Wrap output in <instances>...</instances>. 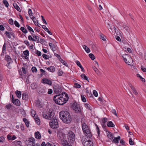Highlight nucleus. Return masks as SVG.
<instances>
[{
	"label": "nucleus",
	"instance_id": "f257e3e1",
	"mask_svg": "<svg viewBox=\"0 0 146 146\" xmlns=\"http://www.w3.org/2000/svg\"><path fill=\"white\" fill-rule=\"evenodd\" d=\"M59 117L62 121L66 124L70 123L72 120V118L70 114L66 111H61L59 113Z\"/></svg>",
	"mask_w": 146,
	"mask_h": 146
},
{
	"label": "nucleus",
	"instance_id": "f03ea898",
	"mask_svg": "<svg viewBox=\"0 0 146 146\" xmlns=\"http://www.w3.org/2000/svg\"><path fill=\"white\" fill-rule=\"evenodd\" d=\"M82 126L83 132L87 138H90L92 137V134L88 125L83 122L82 123Z\"/></svg>",
	"mask_w": 146,
	"mask_h": 146
},
{
	"label": "nucleus",
	"instance_id": "7ed1b4c3",
	"mask_svg": "<svg viewBox=\"0 0 146 146\" xmlns=\"http://www.w3.org/2000/svg\"><path fill=\"white\" fill-rule=\"evenodd\" d=\"M42 115L46 119H51L54 117V113L53 112L52 109H48L47 110L42 112Z\"/></svg>",
	"mask_w": 146,
	"mask_h": 146
},
{
	"label": "nucleus",
	"instance_id": "20e7f679",
	"mask_svg": "<svg viewBox=\"0 0 146 146\" xmlns=\"http://www.w3.org/2000/svg\"><path fill=\"white\" fill-rule=\"evenodd\" d=\"M62 96H60L59 100H57L56 104L59 105H62L66 103L69 98L68 94L65 92L62 93Z\"/></svg>",
	"mask_w": 146,
	"mask_h": 146
},
{
	"label": "nucleus",
	"instance_id": "39448f33",
	"mask_svg": "<svg viewBox=\"0 0 146 146\" xmlns=\"http://www.w3.org/2000/svg\"><path fill=\"white\" fill-rule=\"evenodd\" d=\"M66 136L68 142L71 143H73L75 139V135L74 133L71 131H69L67 133Z\"/></svg>",
	"mask_w": 146,
	"mask_h": 146
},
{
	"label": "nucleus",
	"instance_id": "423d86ee",
	"mask_svg": "<svg viewBox=\"0 0 146 146\" xmlns=\"http://www.w3.org/2000/svg\"><path fill=\"white\" fill-rule=\"evenodd\" d=\"M72 107L75 113H82L81 107L76 101H74L72 104Z\"/></svg>",
	"mask_w": 146,
	"mask_h": 146
},
{
	"label": "nucleus",
	"instance_id": "0eeeda50",
	"mask_svg": "<svg viewBox=\"0 0 146 146\" xmlns=\"http://www.w3.org/2000/svg\"><path fill=\"white\" fill-rule=\"evenodd\" d=\"M123 60L125 62L129 65H133L132 64L133 62V60L131 57L128 54H125L122 56Z\"/></svg>",
	"mask_w": 146,
	"mask_h": 146
},
{
	"label": "nucleus",
	"instance_id": "6e6552de",
	"mask_svg": "<svg viewBox=\"0 0 146 146\" xmlns=\"http://www.w3.org/2000/svg\"><path fill=\"white\" fill-rule=\"evenodd\" d=\"M81 141L84 146H93V142L90 139H88L84 137H82Z\"/></svg>",
	"mask_w": 146,
	"mask_h": 146
},
{
	"label": "nucleus",
	"instance_id": "1a4fd4ad",
	"mask_svg": "<svg viewBox=\"0 0 146 146\" xmlns=\"http://www.w3.org/2000/svg\"><path fill=\"white\" fill-rule=\"evenodd\" d=\"M49 125L50 127L53 129L56 128L58 127V123L56 117H54L52 120V121L50 122Z\"/></svg>",
	"mask_w": 146,
	"mask_h": 146
},
{
	"label": "nucleus",
	"instance_id": "9d476101",
	"mask_svg": "<svg viewBox=\"0 0 146 146\" xmlns=\"http://www.w3.org/2000/svg\"><path fill=\"white\" fill-rule=\"evenodd\" d=\"M54 92L56 94H58L60 93L62 91L61 87L58 84L55 85L53 87Z\"/></svg>",
	"mask_w": 146,
	"mask_h": 146
},
{
	"label": "nucleus",
	"instance_id": "9b49d317",
	"mask_svg": "<svg viewBox=\"0 0 146 146\" xmlns=\"http://www.w3.org/2000/svg\"><path fill=\"white\" fill-rule=\"evenodd\" d=\"M42 82L43 84H47L49 86H51L52 84V81L46 78L43 79L42 80Z\"/></svg>",
	"mask_w": 146,
	"mask_h": 146
},
{
	"label": "nucleus",
	"instance_id": "f8f14e48",
	"mask_svg": "<svg viewBox=\"0 0 146 146\" xmlns=\"http://www.w3.org/2000/svg\"><path fill=\"white\" fill-rule=\"evenodd\" d=\"M57 135L58 137L60 140H62L64 139L65 137V134L61 132L57 133Z\"/></svg>",
	"mask_w": 146,
	"mask_h": 146
},
{
	"label": "nucleus",
	"instance_id": "ddd939ff",
	"mask_svg": "<svg viewBox=\"0 0 146 146\" xmlns=\"http://www.w3.org/2000/svg\"><path fill=\"white\" fill-rule=\"evenodd\" d=\"M5 34L7 37L9 38H11V35H12L14 37V33L13 32H8L7 31H6L5 33Z\"/></svg>",
	"mask_w": 146,
	"mask_h": 146
},
{
	"label": "nucleus",
	"instance_id": "4468645a",
	"mask_svg": "<svg viewBox=\"0 0 146 146\" xmlns=\"http://www.w3.org/2000/svg\"><path fill=\"white\" fill-rule=\"evenodd\" d=\"M85 107L89 110H90L91 111H92V105L90 104H88V103L84 104Z\"/></svg>",
	"mask_w": 146,
	"mask_h": 146
},
{
	"label": "nucleus",
	"instance_id": "2eb2a0df",
	"mask_svg": "<svg viewBox=\"0 0 146 146\" xmlns=\"http://www.w3.org/2000/svg\"><path fill=\"white\" fill-rule=\"evenodd\" d=\"M129 85L131 88L132 89L133 91V94L135 95H137L138 94V93L135 89V87H134L130 83L129 84Z\"/></svg>",
	"mask_w": 146,
	"mask_h": 146
},
{
	"label": "nucleus",
	"instance_id": "dca6fc26",
	"mask_svg": "<svg viewBox=\"0 0 146 146\" xmlns=\"http://www.w3.org/2000/svg\"><path fill=\"white\" fill-rule=\"evenodd\" d=\"M12 102L14 104L17 106H19L20 105V102L18 99H15Z\"/></svg>",
	"mask_w": 146,
	"mask_h": 146
},
{
	"label": "nucleus",
	"instance_id": "f3484780",
	"mask_svg": "<svg viewBox=\"0 0 146 146\" xmlns=\"http://www.w3.org/2000/svg\"><path fill=\"white\" fill-rule=\"evenodd\" d=\"M61 96L62 94H60L54 96L53 98V100L55 103H56V102L57 101V100H59V99H60V96Z\"/></svg>",
	"mask_w": 146,
	"mask_h": 146
},
{
	"label": "nucleus",
	"instance_id": "a211bd4d",
	"mask_svg": "<svg viewBox=\"0 0 146 146\" xmlns=\"http://www.w3.org/2000/svg\"><path fill=\"white\" fill-rule=\"evenodd\" d=\"M28 98V95L27 93H25L22 94V99L23 100H27Z\"/></svg>",
	"mask_w": 146,
	"mask_h": 146
},
{
	"label": "nucleus",
	"instance_id": "6ab92c4d",
	"mask_svg": "<svg viewBox=\"0 0 146 146\" xmlns=\"http://www.w3.org/2000/svg\"><path fill=\"white\" fill-rule=\"evenodd\" d=\"M5 60L8 61L9 64L12 61L11 58L8 55H7L5 56Z\"/></svg>",
	"mask_w": 146,
	"mask_h": 146
},
{
	"label": "nucleus",
	"instance_id": "aec40b11",
	"mask_svg": "<svg viewBox=\"0 0 146 146\" xmlns=\"http://www.w3.org/2000/svg\"><path fill=\"white\" fill-rule=\"evenodd\" d=\"M61 141L62 144L64 146H67L69 144L68 143L66 140L63 139Z\"/></svg>",
	"mask_w": 146,
	"mask_h": 146
},
{
	"label": "nucleus",
	"instance_id": "412c9836",
	"mask_svg": "<svg viewBox=\"0 0 146 146\" xmlns=\"http://www.w3.org/2000/svg\"><path fill=\"white\" fill-rule=\"evenodd\" d=\"M46 68L48 71L50 72H54L55 70V68L53 66H50Z\"/></svg>",
	"mask_w": 146,
	"mask_h": 146
},
{
	"label": "nucleus",
	"instance_id": "4be33fe9",
	"mask_svg": "<svg viewBox=\"0 0 146 146\" xmlns=\"http://www.w3.org/2000/svg\"><path fill=\"white\" fill-rule=\"evenodd\" d=\"M107 126L109 127H114L115 125L111 121H108V122Z\"/></svg>",
	"mask_w": 146,
	"mask_h": 146
},
{
	"label": "nucleus",
	"instance_id": "5701e85b",
	"mask_svg": "<svg viewBox=\"0 0 146 146\" xmlns=\"http://www.w3.org/2000/svg\"><path fill=\"white\" fill-rule=\"evenodd\" d=\"M83 47L87 53H88L90 52V49L86 46L83 45Z\"/></svg>",
	"mask_w": 146,
	"mask_h": 146
},
{
	"label": "nucleus",
	"instance_id": "b1692460",
	"mask_svg": "<svg viewBox=\"0 0 146 146\" xmlns=\"http://www.w3.org/2000/svg\"><path fill=\"white\" fill-rule=\"evenodd\" d=\"M31 35L34 38H35V39L36 40V41H37V42H38L39 37L38 36L35 35V34L32 33H31Z\"/></svg>",
	"mask_w": 146,
	"mask_h": 146
},
{
	"label": "nucleus",
	"instance_id": "393cba45",
	"mask_svg": "<svg viewBox=\"0 0 146 146\" xmlns=\"http://www.w3.org/2000/svg\"><path fill=\"white\" fill-rule=\"evenodd\" d=\"M35 136L36 138L40 139L41 138V136L40 133L38 131L35 133Z\"/></svg>",
	"mask_w": 146,
	"mask_h": 146
},
{
	"label": "nucleus",
	"instance_id": "a878e982",
	"mask_svg": "<svg viewBox=\"0 0 146 146\" xmlns=\"http://www.w3.org/2000/svg\"><path fill=\"white\" fill-rule=\"evenodd\" d=\"M26 27L27 28L28 30L30 32L31 34V33H34V31L33 29H32V28L30 27L29 25H26Z\"/></svg>",
	"mask_w": 146,
	"mask_h": 146
},
{
	"label": "nucleus",
	"instance_id": "bb28decb",
	"mask_svg": "<svg viewBox=\"0 0 146 146\" xmlns=\"http://www.w3.org/2000/svg\"><path fill=\"white\" fill-rule=\"evenodd\" d=\"M15 93L17 96L19 98H21V92L17 90L15 92Z\"/></svg>",
	"mask_w": 146,
	"mask_h": 146
},
{
	"label": "nucleus",
	"instance_id": "cd10ccee",
	"mask_svg": "<svg viewBox=\"0 0 146 146\" xmlns=\"http://www.w3.org/2000/svg\"><path fill=\"white\" fill-rule=\"evenodd\" d=\"M49 45L50 46L51 49L53 51H54L55 50V46L54 44H52L51 43H50L49 44Z\"/></svg>",
	"mask_w": 146,
	"mask_h": 146
},
{
	"label": "nucleus",
	"instance_id": "c85d7f7f",
	"mask_svg": "<svg viewBox=\"0 0 146 146\" xmlns=\"http://www.w3.org/2000/svg\"><path fill=\"white\" fill-rule=\"evenodd\" d=\"M23 120L25 123L26 126L27 127H29V122L28 121L27 119L25 118H23Z\"/></svg>",
	"mask_w": 146,
	"mask_h": 146
},
{
	"label": "nucleus",
	"instance_id": "c756f323",
	"mask_svg": "<svg viewBox=\"0 0 146 146\" xmlns=\"http://www.w3.org/2000/svg\"><path fill=\"white\" fill-rule=\"evenodd\" d=\"M26 143L28 145V146H35V142L26 141Z\"/></svg>",
	"mask_w": 146,
	"mask_h": 146
},
{
	"label": "nucleus",
	"instance_id": "7c9ffc66",
	"mask_svg": "<svg viewBox=\"0 0 146 146\" xmlns=\"http://www.w3.org/2000/svg\"><path fill=\"white\" fill-rule=\"evenodd\" d=\"M81 77L82 78H83L85 80H86L88 82H89V79L84 74H82L81 75Z\"/></svg>",
	"mask_w": 146,
	"mask_h": 146
},
{
	"label": "nucleus",
	"instance_id": "2f4dec72",
	"mask_svg": "<svg viewBox=\"0 0 146 146\" xmlns=\"http://www.w3.org/2000/svg\"><path fill=\"white\" fill-rule=\"evenodd\" d=\"M13 6H14L15 8L17 9L18 11L20 12L21 11V10L19 7V6L16 4V3H15L13 4Z\"/></svg>",
	"mask_w": 146,
	"mask_h": 146
},
{
	"label": "nucleus",
	"instance_id": "473e14b6",
	"mask_svg": "<svg viewBox=\"0 0 146 146\" xmlns=\"http://www.w3.org/2000/svg\"><path fill=\"white\" fill-rule=\"evenodd\" d=\"M20 30L23 33L25 34L27 33L28 32L27 29H25L23 27H21L20 28Z\"/></svg>",
	"mask_w": 146,
	"mask_h": 146
},
{
	"label": "nucleus",
	"instance_id": "72a5a7b5",
	"mask_svg": "<svg viewBox=\"0 0 146 146\" xmlns=\"http://www.w3.org/2000/svg\"><path fill=\"white\" fill-rule=\"evenodd\" d=\"M6 50V44L5 43L3 44V50L1 53V55H4V54Z\"/></svg>",
	"mask_w": 146,
	"mask_h": 146
},
{
	"label": "nucleus",
	"instance_id": "f704fd0d",
	"mask_svg": "<svg viewBox=\"0 0 146 146\" xmlns=\"http://www.w3.org/2000/svg\"><path fill=\"white\" fill-rule=\"evenodd\" d=\"M60 60L61 62V63L64 65L66 67H68V65L67 64L66 62L64 60H63L61 58L60 59Z\"/></svg>",
	"mask_w": 146,
	"mask_h": 146
},
{
	"label": "nucleus",
	"instance_id": "c9c22d12",
	"mask_svg": "<svg viewBox=\"0 0 146 146\" xmlns=\"http://www.w3.org/2000/svg\"><path fill=\"white\" fill-rule=\"evenodd\" d=\"M3 2L6 7H8L9 4L8 2L6 0H3Z\"/></svg>",
	"mask_w": 146,
	"mask_h": 146
},
{
	"label": "nucleus",
	"instance_id": "e433bc0d",
	"mask_svg": "<svg viewBox=\"0 0 146 146\" xmlns=\"http://www.w3.org/2000/svg\"><path fill=\"white\" fill-rule=\"evenodd\" d=\"M136 76L137 77H139L140 79H141V80L143 82H145V79L143 78L139 74H136Z\"/></svg>",
	"mask_w": 146,
	"mask_h": 146
},
{
	"label": "nucleus",
	"instance_id": "4c0bfd02",
	"mask_svg": "<svg viewBox=\"0 0 146 146\" xmlns=\"http://www.w3.org/2000/svg\"><path fill=\"white\" fill-rule=\"evenodd\" d=\"M35 105L36 106L38 107H41L39 101L37 100L35 102Z\"/></svg>",
	"mask_w": 146,
	"mask_h": 146
},
{
	"label": "nucleus",
	"instance_id": "58836bf2",
	"mask_svg": "<svg viewBox=\"0 0 146 146\" xmlns=\"http://www.w3.org/2000/svg\"><path fill=\"white\" fill-rule=\"evenodd\" d=\"M89 57L91 58L92 60H94L95 58L94 56V55L92 53H90L89 55Z\"/></svg>",
	"mask_w": 146,
	"mask_h": 146
},
{
	"label": "nucleus",
	"instance_id": "ea45409f",
	"mask_svg": "<svg viewBox=\"0 0 146 146\" xmlns=\"http://www.w3.org/2000/svg\"><path fill=\"white\" fill-rule=\"evenodd\" d=\"M39 92L42 94H44L46 93L45 90L43 89H40L38 90Z\"/></svg>",
	"mask_w": 146,
	"mask_h": 146
},
{
	"label": "nucleus",
	"instance_id": "a19ab883",
	"mask_svg": "<svg viewBox=\"0 0 146 146\" xmlns=\"http://www.w3.org/2000/svg\"><path fill=\"white\" fill-rule=\"evenodd\" d=\"M23 54L26 56H29V51L28 50H27L23 52Z\"/></svg>",
	"mask_w": 146,
	"mask_h": 146
},
{
	"label": "nucleus",
	"instance_id": "79ce46f5",
	"mask_svg": "<svg viewBox=\"0 0 146 146\" xmlns=\"http://www.w3.org/2000/svg\"><path fill=\"white\" fill-rule=\"evenodd\" d=\"M32 71L33 72H37V69L36 67H33L31 68Z\"/></svg>",
	"mask_w": 146,
	"mask_h": 146
},
{
	"label": "nucleus",
	"instance_id": "37998d69",
	"mask_svg": "<svg viewBox=\"0 0 146 146\" xmlns=\"http://www.w3.org/2000/svg\"><path fill=\"white\" fill-rule=\"evenodd\" d=\"M28 39L29 40H32L33 41H36V40L32 37L31 35H29L28 37Z\"/></svg>",
	"mask_w": 146,
	"mask_h": 146
},
{
	"label": "nucleus",
	"instance_id": "c03bdc74",
	"mask_svg": "<svg viewBox=\"0 0 146 146\" xmlns=\"http://www.w3.org/2000/svg\"><path fill=\"white\" fill-rule=\"evenodd\" d=\"M81 98L83 102H86V99L84 95H81Z\"/></svg>",
	"mask_w": 146,
	"mask_h": 146
},
{
	"label": "nucleus",
	"instance_id": "a18cd8bd",
	"mask_svg": "<svg viewBox=\"0 0 146 146\" xmlns=\"http://www.w3.org/2000/svg\"><path fill=\"white\" fill-rule=\"evenodd\" d=\"M76 64L80 68L83 67L81 64L80 62L78 60L76 61Z\"/></svg>",
	"mask_w": 146,
	"mask_h": 146
},
{
	"label": "nucleus",
	"instance_id": "49530a36",
	"mask_svg": "<svg viewBox=\"0 0 146 146\" xmlns=\"http://www.w3.org/2000/svg\"><path fill=\"white\" fill-rule=\"evenodd\" d=\"M74 86L76 88H80L81 87V85L78 83H75Z\"/></svg>",
	"mask_w": 146,
	"mask_h": 146
},
{
	"label": "nucleus",
	"instance_id": "de8ad7c7",
	"mask_svg": "<svg viewBox=\"0 0 146 146\" xmlns=\"http://www.w3.org/2000/svg\"><path fill=\"white\" fill-rule=\"evenodd\" d=\"M108 121V119L106 117H104L102 119V123H105Z\"/></svg>",
	"mask_w": 146,
	"mask_h": 146
},
{
	"label": "nucleus",
	"instance_id": "09e8293b",
	"mask_svg": "<svg viewBox=\"0 0 146 146\" xmlns=\"http://www.w3.org/2000/svg\"><path fill=\"white\" fill-rule=\"evenodd\" d=\"M35 140L34 138L33 137L30 138L29 139V140L27 141L31 142H35Z\"/></svg>",
	"mask_w": 146,
	"mask_h": 146
},
{
	"label": "nucleus",
	"instance_id": "8fccbe9b",
	"mask_svg": "<svg viewBox=\"0 0 146 146\" xmlns=\"http://www.w3.org/2000/svg\"><path fill=\"white\" fill-rule=\"evenodd\" d=\"M129 142L131 145H133L134 144V142L132 141V139L131 138L129 139Z\"/></svg>",
	"mask_w": 146,
	"mask_h": 146
},
{
	"label": "nucleus",
	"instance_id": "3c124183",
	"mask_svg": "<svg viewBox=\"0 0 146 146\" xmlns=\"http://www.w3.org/2000/svg\"><path fill=\"white\" fill-rule=\"evenodd\" d=\"M43 58L47 60L49 58L48 56L47 55L45 54H43L42 55Z\"/></svg>",
	"mask_w": 146,
	"mask_h": 146
},
{
	"label": "nucleus",
	"instance_id": "603ef678",
	"mask_svg": "<svg viewBox=\"0 0 146 146\" xmlns=\"http://www.w3.org/2000/svg\"><path fill=\"white\" fill-rule=\"evenodd\" d=\"M12 106V105L11 104H9L7 105L5 107L7 108V109H10Z\"/></svg>",
	"mask_w": 146,
	"mask_h": 146
},
{
	"label": "nucleus",
	"instance_id": "864d4df0",
	"mask_svg": "<svg viewBox=\"0 0 146 146\" xmlns=\"http://www.w3.org/2000/svg\"><path fill=\"white\" fill-rule=\"evenodd\" d=\"M92 68L96 72V73L97 74H98L99 71L98 70V69L95 66H93L92 67Z\"/></svg>",
	"mask_w": 146,
	"mask_h": 146
},
{
	"label": "nucleus",
	"instance_id": "5fc2aeb1",
	"mask_svg": "<svg viewBox=\"0 0 146 146\" xmlns=\"http://www.w3.org/2000/svg\"><path fill=\"white\" fill-rule=\"evenodd\" d=\"M14 24L15 25L16 27H20V25L19 23L16 21H14Z\"/></svg>",
	"mask_w": 146,
	"mask_h": 146
},
{
	"label": "nucleus",
	"instance_id": "6e6d98bb",
	"mask_svg": "<svg viewBox=\"0 0 146 146\" xmlns=\"http://www.w3.org/2000/svg\"><path fill=\"white\" fill-rule=\"evenodd\" d=\"M93 93L94 96L95 97H97L98 96V94L97 92L95 90L93 91Z\"/></svg>",
	"mask_w": 146,
	"mask_h": 146
},
{
	"label": "nucleus",
	"instance_id": "4d7b16f0",
	"mask_svg": "<svg viewBox=\"0 0 146 146\" xmlns=\"http://www.w3.org/2000/svg\"><path fill=\"white\" fill-rule=\"evenodd\" d=\"M108 25H109V27H110V29H109V30L110 31H112V29H114V30H115V29H116V28L114 26H112L111 27H110V24H108Z\"/></svg>",
	"mask_w": 146,
	"mask_h": 146
},
{
	"label": "nucleus",
	"instance_id": "13d9d810",
	"mask_svg": "<svg viewBox=\"0 0 146 146\" xmlns=\"http://www.w3.org/2000/svg\"><path fill=\"white\" fill-rule=\"evenodd\" d=\"M35 54H37L38 56H40L41 55V53L40 52L37 50L35 52Z\"/></svg>",
	"mask_w": 146,
	"mask_h": 146
},
{
	"label": "nucleus",
	"instance_id": "bf43d9fd",
	"mask_svg": "<svg viewBox=\"0 0 146 146\" xmlns=\"http://www.w3.org/2000/svg\"><path fill=\"white\" fill-rule=\"evenodd\" d=\"M111 112L112 113H113L117 117V115L116 110L115 109H113L112 110Z\"/></svg>",
	"mask_w": 146,
	"mask_h": 146
},
{
	"label": "nucleus",
	"instance_id": "052dcab7",
	"mask_svg": "<svg viewBox=\"0 0 146 146\" xmlns=\"http://www.w3.org/2000/svg\"><path fill=\"white\" fill-rule=\"evenodd\" d=\"M35 120V122L37 124L39 125L40 124V119L39 118Z\"/></svg>",
	"mask_w": 146,
	"mask_h": 146
},
{
	"label": "nucleus",
	"instance_id": "680f3d73",
	"mask_svg": "<svg viewBox=\"0 0 146 146\" xmlns=\"http://www.w3.org/2000/svg\"><path fill=\"white\" fill-rule=\"evenodd\" d=\"M9 23L11 25H13V20L12 19H10L9 20Z\"/></svg>",
	"mask_w": 146,
	"mask_h": 146
},
{
	"label": "nucleus",
	"instance_id": "e2e57ef3",
	"mask_svg": "<svg viewBox=\"0 0 146 146\" xmlns=\"http://www.w3.org/2000/svg\"><path fill=\"white\" fill-rule=\"evenodd\" d=\"M113 141L117 143L119 142V140L117 138H116V137H114V139L113 140Z\"/></svg>",
	"mask_w": 146,
	"mask_h": 146
},
{
	"label": "nucleus",
	"instance_id": "0e129e2a",
	"mask_svg": "<svg viewBox=\"0 0 146 146\" xmlns=\"http://www.w3.org/2000/svg\"><path fill=\"white\" fill-rule=\"evenodd\" d=\"M28 13L30 16H32L33 13L32 11V10L31 9H29L28 10Z\"/></svg>",
	"mask_w": 146,
	"mask_h": 146
},
{
	"label": "nucleus",
	"instance_id": "69168bd1",
	"mask_svg": "<svg viewBox=\"0 0 146 146\" xmlns=\"http://www.w3.org/2000/svg\"><path fill=\"white\" fill-rule=\"evenodd\" d=\"M123 27L127 31H128L129 30V28L127 26L125 25H123Z\"/></svg>",
	"mask_w": 146,
	"mask_h": 146
},
{
	"label": "nucleus",
	"instance_id": "338daca9",
	"mask_svg": "<svg viewBox=\"0 0 146 146\" xmlns=\"http://www.w3.org/2000/svg\"><path fill=\"white\" fill-rule=\"evenodd\" d=\"M63 74L62 72L60 70H59L58 72V76H61Z\"/></svg>",
	"mask_w": 146,
	"mask_h": 146
},
{
	"label": "nucleus",
	"instance_id": "774afa93",
	"mask_svg": "<svg viewBox=\"0 0 146 146\" xmlns=\"http://www.w3.org/2000/svg\"><path fill=\"white\" fill-rule=\"evenodd\" d=\"M54 56L57 57L58 59L60 60L61 58L60 56L58 54L55 53H54Z\"/></svg>",
	"mask_w": 146,
	"mask_h": 146
}]
</instances>
